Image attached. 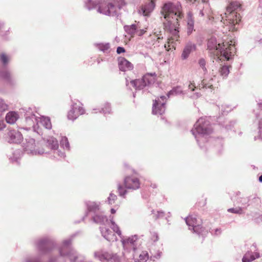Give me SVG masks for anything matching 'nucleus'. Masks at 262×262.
Listing matches in <instances>:
<instances>
[{
  "instance_id": "nucleus-13",
  "label": "nucleus",
  "mask_w": 262,
  "mask_h": 262,
  "mask_svg": "<svg viewBox=\"0 0 262 262\" xmlns=\"http://www.w3.org/2000/svg\"><path fill=\"white\" fill-rule=\"evenodd\" d=\"M166 100L165 96H161L154 100L152 112L154 115H162L166 110Z\"/></svg>"
},
{
  "instance_id": "nucleus-20",
  "label": "nucleus",
  "mask_w": 262,
  "mask_h": 262,
  "mask_svg": "<svg viewBox=\"0 0 262 262\" xmlns=\"http://www.w3.org/2000/svg\"><path fill=\"white\" fill-rule=\"evenodd\" d=\"M196 46L191 41L188 42L185 46L181 55V58L185 60L188 58L190 53L196 50Z\"/></svg>"
},
{
  "instance_id": "nucleus-5",
  "label": "nucleus",
  "mask_w": 262,
  "mask_h": 262,
  "mask_svg": "<svg viewBox=\"0 0 262 262\" xmlns=\"http://www.w3.org/2000/svg\"><path fill=\"white\" fill-rule=\"evenodd\" d=\"M200 147L206 150L205 146L202 145L208 141L209 136L212 133L213 128L209 119L205 117L200 118L191 130Z\"/></svg>"
},
{
  "instance_id": "nucleus-40",
  "label": "nucleus",
  "mask_w": 262,
  "mask_h": 262,
  "mask_svg": "<svg viewBox=\"0 0 262 262\" xmlns=\"http://www.w3.org/2000/svg\"><path fill=\"white\" fill-rule=\"evenodd\" d=\"M124 30L125 32L130 35H134L136 33L137 31V26L135 24H132L131 25L128 26H125L124 27Z\"/></svg>"
},
{
  "instance_id": "nucleus-42",
  "label": "nucleus",
  "mask_w": 262,
  "mask_h": 262,
  "mask_svg": "<svg viewBox=\"0 0 262 262\" xmlns=\"http://www.w3.org/2000/svg\"><path fill=\"white\" fill-rule=\"evenodd\" d=\"M127 188L123 187L121 184L118 185V193L120 196L125 199L127 193Z\"/></svg>"
},
{
  "instance_id": "nucleus-30",
  "label": "nucleus",
  "mask_w": 262,
  "mask_h": 262,
  "mask_svg": "<svg viewBox=\"0 0 262 262\" xmlns=\"http://www.w3.org/2000/svg\"><path fill=\"white\" fill-rule=\"evenodd\" d=\"M46 144L47 146L50 148L52 151L58 148V141L56 138L53 137H50L47 139Z\"/></svg>"
},
{
  "instance_id": "nucleus-31",
  "label": "nucleus",
  "mask_w": 262,
  "mask_h": 262,
  "mask_svg": "<svg viewBox=\"0 0 262 262\" xmlns=\"http://www.w3.org/2000/svg\"><path fill=\"white\" fill-rule=\"evenodd\" d=\"M100 230L103 237L108 241L111 240V236L113 232L108 228L105 227H100Z\"/></svg>"
},
{
  "instance_id": "nucleus-52",
  "label": "nucleus",
  "mask_w": 262,
  "mask_h": 262,
  "mask_svg": "<svg viewBox=\"0 0 262 262\" xmlns=\"http://www.w3.org/2000/svg\"><path fill=\"white\" fill-rule=\"evenodd\" d=\"M259 138L262 140V119L258 121Z\"/></svg>"
},
{
  "instance_id": "nucleus-48",
  "label": "nucleus",
  "mask_w": 262,
  "mask_h": 262,
  "mask_svg": "<svg viewBox=\"0 0 262 262\" xmlns=\"http://www.w3.org/2000/svg\"><path fill=\"white\" fill-rule=\"evenodd\" d=\"M117 199V195L116 194H115L114 193L111 192L110 193L107 199L106 202H107V203L109 205H112L115 203Z\"/></svg>"
},
{
  "instance_id": "nucleus-17",
  "label": "nucleus",
  "mask_w": 262,
  "mask_h": 262,
  "mask_svg": "<svg viewBox=\"0 0 262 262\" xmlns=\"http://www.w3.org/2000/svg\"><path fill=\"white\" fill-rule=\"evenodd\" d=\"M241 192L237 191L234 195L231 196V199L234 205L241 206L242 208H247L250 206L249 199L248 197L241 196Z\"/></svg>"
},
{
  "instance_id": "nucleus-1",
  "label": "nucleus",
  "mask_w": 262,
  "mask_h": 262,
  "mask_svg": "<svg viewBox=\"0 0 262 262\" xmlns=\"http://www.w3.org/2000/svg\"><path fill=\"white\" fill-rule=\"evenodd\" d=\"M181 10V5L180 3L174 4L171 2H167L164 4L161 12L162 16L165 19V21L163 23L164 29L170 34L173 39L176 40L179 37V19L183 16Z\"/></svg>"
},
{
  "instance_id": "nucleus-9",
  "label": "nucleus",
  "mask_w": 262,
  "mask_h": 262,
  "mask_svg": "<svg viewBox=\"0 0 262 262\" xmlns=\"http://www.w3.org/2000/svg\"><path fill=\"white\" fill-rule=\"evenodd\" d=\"M184 220L189 230H192L193 233L199 236L204 237L206 231L202 226V220L200 217L196 215H190L186 217Z\"/></svg>"
},
{
  "instance_id": "nucleus-32",
  "label": "nucleus",
  "mask_w": 262,
  "mask_h": 262,
  "mask_svg": "<svg viewBox=\"0 0 262 262\" xmlns=\"http://www.w3.org/2000/svg\"><path fill=\"white\" fill-rule=\"evenodd\" d=\"M248 199H249L250 205L258 206L261 203L260 198L258 197L256 194L249 196Z\"/></svg>"
},
{
  "instance_id": "nucleus-16",
  "label": "nucleus",
  "mask_w": 262,
  "mask_h": 262,
  "mask_svg": "<svg viewBox=\"0 0 262 262\" xmlns=\"http://www.w3.org/2000/svg\"><path fill=\"white\" fill-rule=\"evenodd\" d=\"M85 113L84 108L78 105L76 103L72 104L71 109L68 114V118L72 121L76 119L79 115H83Z\"/></svg>"
},
{
  "instance_id": "nucleus-10",
  "label": "nucleus",
  "mask_w": 262,
  "mask_h": 262,
  "mask_svg": "<svg viewBox=\"0 0 262 262\" xmlns=\"http://www.w3.org/2000/svg\"><path fill=\"white\" fill-rule=\"evenodd\" d=\"M156 74L147 73L142 78L130 81V84L136 90H141L148 88L155 81Z\"/></svg>"
},
{
  "instance_id": "nucleus-4",
  "label": "nucleus",
  "mask_w": 262,
  "mask_h": 262,
  "mask_svg": "<svg viewBox=\"0 0 262 262\" xmlns=\"http://www.w3.org/2000/svg\"><path fill=\"white\" fill-rule=\"evenodd\" d=\"M241 10V3L238 1H232L227 7L226 11L220 14L216 19L226 26L229 30H234L235 29V25L241 19V16L238 13Z\"/></svg>"
},
{
  "instance_id": "nucleus-59",
  "label": "nucleus",
  "mask_w": 262,
  "mask_h": 262,
  "mask_svg": "<svg viewBox=\"0 0 262 262\" xmlns=\"http://www.w3.org/2000/svg\"><path fill=\"white\" fill-rule=\"evenodd\" d=\"M193 87H195V86L192 83H190L189 85V89H190L191 91H193L194 90V89Z\"/></svg>"
},
{
  "instance_id": "nucleus-26",
  "label": "nucleus",
  "mask_w": 262,
  "mask_h": 262,
  "mask_svg": "<svg viewBox=\"0 0 262 262\" xmlns=\"http://www.w3.org/2000/svg\"><path fill=\"white\" fill-rule=\"evenodd\" d=\"M260 257L259 253L257 252H253L248 251L242 258L243 262H251Z\"/></svg>"
},
{
  "instance_id": "nucleus-39",
  "label": "nucleus",
  "mask_w": 262,
  "mask_h": 262,
  "mask_svg": "<svg viewBox=\"0 0 262 262\" xmlns=\"http://www.w3.org/2000/svg\"><path fill=\"white\" fill-rule=\"evenodd\" d=\"M111 221V228L116 233L118 236H119L121 238L122 236V233L119 227L116 224L115 221L113 220V217H112V219L110 220Z\"/></svg>"
},
{
  "instance_id": "nucleus-22",
  "label": "nucleus",
  "mask_w": 262,
  "mask_h": 262,
  "mask_svg": "<svg viewBox=\"0 0 262 262\" xmlns=\"http://www.w3.org/2000/svg\"><path fill=\"white\" fill-rule=\"evenodd\" d=\"M91 220L95 223L104 225L107 222V217L104 213L100 210L91 216Z\"/></svg>"
},
{
  "instance_id": "nucleus-3",
  "label": "nucleus",
  "mask_w": 262,
  "mask_h": 262,
  "mask_svg": "<svg viewBox=\"0 0 262 262\" xmlns=\"http://www.w3.org/2000/svg\"><path fill=\"white\" fill-rule=\"evenodd\" d=\"M207 46L210 56L214 59L221 60V57H223L226 61L233 59L234 47L231 44L221 43L215 37H211L208 39Z\"/></svg>"
},
{
  "instance_id": "nucleus-47",
  "label": "nucleus",
  "mask_w": 262,
  "mask_h": 262,
  "mask_svg": "<svg viewBox=\"0 0 262 262\" xmlns=\"http://www.w3.org/2000/svg\"><path fill=\"white\" fill-rule=\"evenodd\" d=\"M53 154L54 155V157L56 158H58V157L60 158H64L66 157L64 152L59 150L58 148L54 149L53 151Z\"/></svg>"
},
{
  "instance_id": "nucleus-25",
  "label": "nucleus",
  "mask_w": 262,
  "mask_h": 262,
  "mask_svg": "<svg viewBox=\"0 0 262 262\" xmlns=\"http://www.w3.org/2000/svg\"><path fill=\"white\" fill-rule=\"evenodd\" d=\"M138 238V236L135 234L126 238H122L121 237V242L124 247L130 244L135 251L136 249V248L135 247V243Z\"/></svg>"
},
{
  "instance_id": "nucleus-58",
  "label": "nucleus",
  "mask_w": 262,
  "mask_h": 262,
  "mask_svg": "<svg viewBox=\"0 0 262 262\" xmlns=\"http://www.w3.org/2000/svg\"><path fill=\"white\" fill-rule=\"evenodd\" d=\"M161 252H158L155 256H154V257L156 259L159 258L161 257Z\"/></svg>"
},
{
  "instance_id": "nucleus-11",
  "label": "nucleus",
  "mask_w": 262,
  "mask_h": 262,
  "mask_svg": "<svg viewBox=\"0 0 262 262\" xmlns=\"http://www.w3.org/2000/svg\"><path fill=\"white\" fill-rule=\"evenodd\" d=\"M94 256L101 262H121L120 258L116 254L103 250L95 251Z\"/></svg>"
},
{
  "instance_id": "nucleus-8",
  "label": "nucleus",
  "mask_w": 262,
  "mask_h": 262,
  "mask_svg": "<svg viewBox=\"0 0 262 262\" xmlns=\"http://www.w3.org/2000/svg\"><path fill=\"white\" fill-rule=\"evenodd\" d=\"M25 112L24 116L25 117L26 121L30 125L33 127V129H35V124H38V120H40V122L42 125L46 129H50L52 128V124L49 117L42 116L41 118H38L32 111L30 107L26 108L23 109Z\"/></svg>"
},
{
  "instance_id": "nucleus-34",
  "label": "nucleus",
  "mask_w": 262,
  "mask_h": 262,
  "mask_svg": "<svg viewBox=\"0 0 262 262\" xmlns=\"http://www.w3.org/2000/svg\"><path fill=\"white\" fill-rule=\"evenodd\" d=\"M8 109L9 105L8 103L4 99L0 98V115L4 116Z\"/></svg>"
},
{
  "instance_id": "nucleus-6",
  "label": "nucleus",
  "mask_w": 262,
  "mask_h": 262,
  "mask_svg": "<svg viewBox=\"0 0 262 262\" xmlns=\"http://www.w3.org/2000/svg\"><path fill=\"white\" fill-rule=\"evenodd\" d=\"M79 233V232H77L63 241L62 245L58 249L60 256L66 258L70 262H82L85 259V257L83 255L79 254L71 247L73 240Z\"/></svg>"
},
{
  "instance_id": "nucleus-2",
  "label": "nucleus",
  "mask_w": 262,
  "mask_h": 262,
  "mask_svg": "<svg viewBox=\"0 0 262 262\" xmlns=\"http://www.w3.org/2000/svg\"><path fill=\"white\" fill-rule=\"evenodd\" d=\"M38 254H30L26 255L21 262H42L41 256L53 251L56 248L55 240L51 237H43L34 242Z\"/></svg>"
},
{
  "instance_id": "nucleus-41",
  "label": "nucleus",
  "mask_w": 262,
  "mask_h": 262,
  "mask_svg": "<svg viewBox=\"0 0 262 262\" xmlns=\"http://www.w3.org/2000/svg\"><path fill=\"white\" fill-rule=\"evenodd\" d=\"M100 51L103 52L108 50L110 48V45L109 43H96L94 44Z\"/></svg>"
},
{
  "instance_id": "nucleus-50",
  "label": "nucleus",
  "mask_w": 262,
  "mask_h": 262,
  "mask_svg": "<svg viewBox=\"0 0 262 262\" xmlns=\"http://www.w3.org/2000/svg\"><path fill=\"white\" fill-rule=\"evenodd\" d=\"M140 260L146 261L148 259V254L146 251H143L139 255Z\"/></svg>"
},
{
  "instance_id": "nucleus-45",
  "label": "nucleus",
  "mask_w": 262,
  "mask_h": 262,
  "mask_svg": "<svg viewBox=\"0 0 262 262\" xmlns=\"http://www.w3.org/2000/svg\"><path fill=\"white\" fill-rule=\"evenodd\" d=\"M151 212V214H155L153 216V217L155 220L160 219H162L165 216V212L162 210L158 211L156 213L155 210L152 209Z\"/></svg>"
},
{
  "instance_id": "nucleus-63",
  "label": "nucleus",
  "mask_w": 262,
  "mask_h": 262,
  "mask_svg": "<svg viewBox=\"0 0 262 262\" xmlns=\"http://www.w3.org/2000/svg\"><path fill=\"white\" fill-rule=\"evenodd\" d=\"M116 210L114 208H112L111 209V212L112 214L115 213L116 212Z\"/></svg>"
},
{
  "instance_id": "nucleus-21",
  "label": "nucleus",
  "mask_w": 262,
  "mask_h": 262,
  "mask_svg": "<svg viewBox=\"0 0 262 262\" xmlns=\"http://www.w3.org/2000/svg\"><path fill=\"white\" fill-rule=\"evenodd\" d=\"M214 79L211 77L209 79H204L201 84H199L200 90H204L207 92H212L214 89Z\"/></svg>"
},
{
  "instance_id": "nucleus-61",
  "label": "nucleus",
  "mask_w": 262,
  "mask_h": 262,
  "mask_svg": "<svg viewBox=\"0 0 262 262\" xmlns=\"http://www.w3.org/2000/svg\"><path fill=\"white\" fill-rule=\"evenodd\" d=\"M257 105H258V107L259 108V109L262 110V102L258 103Z\"/></svg>"
},
{
  "instance_id": "nucleus-24",
  "label": "nucleus",
  "mask_w": 262,
  "mask_h": 262,
  "mask_svg": "<svg viewBox=\"0 0 262 262\" xmlns=\"http://www.w3.org/2000/svg\"><path fill=\"white\" fill-rule=\"evenodd\" d=\"M118 60L119 69L121 71L131 70L134 68L133 64L124 57H119Z\"/></svg>"
},
{
  "instance_id": "nucleus-35",
  "label": "nucleus",
  "mask_w": 262,
  "mask_h": 262,
  "mask_svg": "<svg viewBox=\"0 0 262 262\" xmlns=\"http://www.w3.org/2000/svg\"><path fill=\"white\" fill-rule=\"evenodd\" d=\"M182 90L180 86L173 87L167 94V96L169 97L170 96H176L180 95L182 93Z\"/></svg>"
},
{
  "instance_id": "nucleus-62",
  "label": "nucleus",
  "mask_w": 262,
  "mask_h": 262,
  "mask_svg": "<svg viewBox=\"0 0 262 262\" xmlns=\"http://www.w3.org/2000/svg\"><path fill=\"white\" fill-rule=\"evenodd\" d=\"M199 15L201 16H203L204 15V14L203 13V10H200V12H199Z\"/></svg>"
},
{
  "instance_id": "nucleus-27",
  "label": "nucleus",
  "mask_w": 262,
  "mask_h": 262,
  "mask_svg": "<svg viewBox=\"0 0 262 262\" xmlns=\"http://www.w3.org/2000/svg\"><path fill=\"white\" fill-rule=\"evenodd\" d=\"M18 118V114L14 111L9 112L5 116L6 121L9 124H14Z\"/></svg>"
},
{
  "instance_id": "nucleus-38",
  "label": "nucleus",
  "mask_w": 262,
  "mask_h": 262,
  "mask_svg": "<svg viewBox=\"0 0 262 262\" xmlns=\"http://www.w3.org/2000/svg\"><path fill=\"white\" fill-rule=\"evenodd\" d=\"M10 57L5 53H2L0 55V61L3 67L6 68L8 66Z\"/></svg>"
},
{
  "instance_id": "nucleus-57",
  "label": "nucleus",
  "mask_w": 262,
  "mask_h": 262,
  "mask_svg": "<svg viewBox=\"0 0 262 262\" xmlns=\"http://www.w3.org/2000/svg\"><path fill=\"white\" fill-rule=\"evenodd\" d=\"M146 32L145 29H140L138 31V34L139 36H142Z\"/></svg>"
},
{
  "instance_id": "nucleus-44",
  "label": "nucleus",
  "mask_w": 262,
  "mask_h": 262,
  "mask_svg": "<svg viewBox=\"0 0 262 262\" xmlns=\"http://www.w3.org/2000/svg\"><path fill=\"white\" fill-rule=\"evenodd\" d=\"M99 112L102 113L104 115L110 114L111 113V104L108 103H105L101 110H99Z\"/></svg>"
},
{
  "instance_id": "nucleus-7",
  "label": "nucleus",
  "mask_w": 262,
  "mask_h": 262,
  "mask_svg": "<svg viewBox=\"0 0 262 262\" xmlns=\"http://www.w3.org/2000/svg\"><path fill=\"white\" fill-rule=\"evenodd\" d=\"M114 4L111 2H106L104 3L101 4L98 6L97 12L109 16H117L119 15L118 10L122 9V7L125 5L124 0H115Z\"/></svg>"
},
{
  "instance_id": "nucleus-49",
  "label": "nucleus",
  "mask_w": 262,
  "mask_h": 262,
  "mask_svg": "<svg viewBox=\"0 0 262 262\" xmlns=\"http://www.w3.org/2000/svg\"><path fill=\"white\" fill-rule=\"evenodd\" d=\"M210 233L213 236H218L220 235L222 232V230L221 228H216L210 229L209 230Z\"/></svg>"
},
{
  "instance_id": "nucleus-36",
  "label": "nucleus",
  "mask_w": 262,
  "mask_h": 262,
  "mask_svg": "<svg viewBox=\"0 0 262 262\" xmlns=\"http://www.w3.org/2000/svg\"><path fill=\"white\" fill-rule=\"evenodd\" d=\"M230 68H231V66L228 65H224L221 67L219 72L220 75L223 77V78H227L230 72Z\"/></svg>"
},
{
  "instance_id": "nucleus-12",
  "label": "nucleus",
  "mask_w": 262,
  "mask_h": 262,
  "mask_svg": "<svg viewBox=\"0 0 262 262\" xmlns=\"http://www.w3.org/2000/svg\"><path fill=\"white\" fill-rule=\"evenodd\" d=\"M23 149L27 154L32 155H41L45 153L43 149H35V140L33 138H28L23 144Z\"/></svg>"
},
{
  "instance_id": "nucleus-15",
  "label": "nucleus",
  "mask_w": 262,
  "mask_h": 262,
  "mask_svg": "<svg viewBox=\"0 0 262 262\" xmlns=\"http://www.w3.org/2000/svg\"><path fill=\"white\" fill-rule=\"evenodd\" d=\"M85 205L86 206V211L81 219L82 221H83L86 216L88 215L91 216L101 210L100 203L99 202L87 201L85 202Z\"/></svg>"
},
{
  "instance_id": "nucleus-28",
  "label": "nucleus",
  "mask_w": 262,
  "mask_h": 262,
  "mask_svg": "<svg viewBox=\"0 0 262 262\" xmlns=\"http://www.w3.org/2000/svg\"><path fill=\"white\" fill-rule=\"evenodd\" d=\"M221 120L222 117H219L217 120V122H219V124L227 131L231 130L236 123V121L234 120L230 121H224L223 122H222Z\"/></svg>"
},
{
  "instance_id": "nucleus-18",
  "label": "nucleus",
  "mask_w": 262,
  "mask_h": 262,
  "mask_svg": "<svg viewBox=\"0 0 262 262\" xmlns=\"http://www.w3.org/2000/svg\"><path fill=\"white\" fill-rule=\"evenodd\" d=\"M124 184L126 188L137 190L140 187V182L138 178L132 177H126L124 179Z\"/></svg>"
},
{
  "instance_id": "nucleus-64",
  "label": "nucleus",
  "mask_w": 262,
  "mask_h": 262,
  "mask_svg": "<svg viewBox=\"0 0 262 262\" xmlns=\"http://www.w3.org/2000/svg\"><path fill=\"white\" fill-rule=\"evenodd\" d=\"M258 181L259 182L262 183V175L259 177Z\"/></svg>"
},
{
  "instance_id": "nucleus-56",
  "label": "nucleus",
  "mask_w": 262,
  "mask_h": 262,
  "mask_svg": "<svg viewBox=\"0 0 262 262\" xmlns=\"http://www.w3.org/2000/svg\"><path fill=\"white\" fill-rule=\"evenodd\" d=\"M216 145H219V146H222L223 144V141L222 139L217 138L215 140Z\"/></svg>"
},
{
  "instance_id": "nucleus-53",
  "label": "nucleus",
  "mask_w": 262,
  "mask_h": 262,
  "mask_svg": "<svg viewBox=\"0 0 262 262\" xmlns=\"http://www.w3.org/2000/svg\"><path fill=\"white\" fill-rule=\"evenodd\" d=\"M58 259L57 255H50L47 262H58Z\"/></svg>"
},
{
  "instance_id": "nucleus-29",
  "label": "nucleus",
  "mask_w": 262,
  "mask_h": 262,
  "mask_svg": "<svg viewBox=\"0 0 262 262\" xmlns=\"http://www.w3.org/2000/svg\"><path fill=\"white\" fill-rule=\"evenodd\" d=\"M187 34L189 35L192 33L194 28V20L192 18V14L190 12H189L187 14Z\"/></svg>"
},
{
  "instance_id": "nucleus-46",
  "label": "nucleus",
  "mask_w": 262,
  "mask_h": 262,
  "mask_svg": "<svg viewBox=\"0 0 262 262\" xmlns=\"http://www.w3.org/2000/svg\"><path fill=\"white\" fill-rule=\"evenodd\" d=\"M227 211L230 213L242 214L244 213L242 207L238 206L235 208H229Z\"/></svg>"
},
{
  "instance_id": "nucleus-55",
  "label": "nucleus",
  "mask_w": 262,
  "mask_h": 262,
  "mask_svg": "<svg viewBox=\"0 0 262 262\" xmlns=\"http://www.w3.org/2000/svg\"><path fill=\"white\" fill-rule=\"evenodd\" d=\"M116 52L117 54H120L124 53L125 52V50L123 47H118L117 48Z\"/></svg>"
},
{
  "instance_id": "nucleus-43",
  "label": "nucleus",
  "mask_w": 262,
  "mask_h": 262,
  "mask_svg": "<svg viewBox=\"0 0 262 262\" xmlns=\"http://www.w3.org/2000/svg\"><path fill=\"white\" fill-rule=\"evenodd\" d=\"M60 146L63 147V149L68 150H70V144L66 137H62L60 140Z\"/></svg>"
},
{
  "instance_id": "nucleus-51",
  "label": "nucleus",
  "mask_w": 262,
  "mask_h": 262,
  "mask_svg": "<svg viewBox=\"0 0 262 262\" xmlns=\"http://www.w3.org/2000/svg\"><path fill=\"white\" fill-rule=\"evenodd\" d=\"M199 64L200 66V67L202 68V69H203V71L204 72H207V69L205 67V66H206V61L204 59V58H201L199 59Z\"/></svg>"
},
{
  "instance_id": "nucleus-54",
  "label": "nucleus",
  "mask_w": 262,
  "mask_h": 262,
  "mask_svg": "<svg viewBox=\"0 0 262 262\" xmlns=\"http://www.w3.org/2000/svg\"><path fill=\"white\" fill-rule=\"evenodd\" d=\"M4 119V116L0 115V130H2L5 127Z\"/></svg>"
},
{
  "instance_id": "nucleus-19",
  "label": "nucleus",
  "mask_w": 262,
  "mask_h": 262,
  "mask_svg": "<svg viewBox=\"0 0 262 262\" xmlns=\"http://www.w3.org/2000/svg\"><path fill=\"white\" fill-rule=\"evenodd\" d=\"M0 76L7 85L10 86H15L17 84V80L13 76L10 71L5 70L0 72Z\"/></svg>"
},
{
  "instance_id": "nucleus-14",
  "label": "nucleus",
  "mask_w": 262,
  "mask_h": 262,
  "mask_svg": "<svg viewBox=\"0 0 262 262\" xmlns=\"http://www.w3.org/2000/svg\"><path fill=\"white\" fill-rule=\"evenodd\" d=\"M6 140L10 143L19 144L23 139L22 134L16 129L9 130L6 134Z\"/></svg>"
},
{
  "instance_id": "nucleus-60",
  "label": "nucleus",
  "mask_w": 262,
  "mask_h": 262,
  "mask_svg": "<svg viewBox=\"0 0 262 262\" xmlns=\"http://www.w3.org/2000/svg\"><path fill=\"white\" fill-rule=\"evenodd\" d=\"M150 186L152 188H156L157 187V185L156 183H151Z\"/></svg>"
},
{
  "instance_id": "nucleus-23",
  "label": "nucleus",
  "mask_w": 262,
  "mask_h": 262,
  "mask_svg": "<svg viewBox=\"0 0 262 262\" xmlns=\"http://www.w3.org/2000/svg\"><path fill=\"white\" fill-rule=\"evenodd\" d=\"M156 4L154 1H150L146 3L144 6H142L139 10L140 13H142L144 16H149L152 12L155 7Z\"/></svg>"
},
{
  "instance_id": "nucleus-33",
  "label": "nucleus",
  "mask_w": 262,
  "mask_h": 262,
  "mask_svg": "<svg viewBox=\"0 0 262 262\" xmlns=\"http://www.w3.org/2000/svg\"><path fill=\"white\" fill-rule=\"evenodd\" d=\"M21 156V151L19 149H16L13 151L11 155L9 156V160L12 162H17Z\"/></svg>"
},
{
  "instance_id": "nucleus-37",
  "label": "nucleus",
  "mask_w": 262,
  "mask_h": 262,
  "mask_svg": "<svg viewBox=\"0 0 262 262\" xmlns=\"http://www.w3.org/2000/svg\"><path fill=\"white\" fill-rule=\"evenodd\" d=\"M84 7L88 10H91L95 9L97 4L93 0H84Z\"/></svg>"
}]
</instances>
